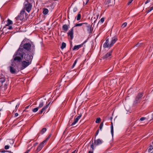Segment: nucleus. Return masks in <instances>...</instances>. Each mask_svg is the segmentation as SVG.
Here are the masks:
<instances>
[{
	"label": "nucleus",
	"mask_w": 153,
	"mask_h": 153,
	"mask_svg": "<svg viewBox=\"0 0 153 153\" xmlns=\"http://www.w3.org/2000/svg\"><path fill=\"white\" fill-rule=\"evenodd\" d=\"M27 54L23 52L21 48H19L13 56V59L11 61L19 63L24 59V56Z\"/></svg>",
	"instance_id": "f257e3e1"
},
{
	"label": "nucleus",
	"mask_w": 153,
	"mask_h": 153,
	"mask_svg": "<svg viewBox=\"0 0 153 153\" xmlns=\"http://www.w3.org/2000/svg\"><path fill=\"white\" fill-rule=\"evenodd\" d=\"M19 48H21L23 50V52L26 54H30L31 56H33V55L35 51V46L32 44H30L29 43H26L24 44L23 46L21 45Z\"/></svg>",
	"instance_id": "f03ea898"
},
{
	"label": "nucleus",
	"mask_w": 153,
	"mask_h": 153,
	"mask_svg": "<svg viewBox=\"0 0 153 153\" xmlns=\"http://www.w3.org/2000/svg\"><path fill=\"white\" fill-rule=\"evenodd\" d=\"M32 59L33 56H31L28 53L25 54L24 56L23 59L24 60L21 62L22 66L21 68V70H23L30 65L31 64Z\"/></svg>",
	"instance_id": "7ed1b4c3"
},
{
	"label": "nucleus",
	"mask_w": 153,
	"mask_h": 153,
	"mask_svg": "<svg viewBox=\"0 0 153 153\" xmlns=\"http://www.w3.org/2000/svg\"><path fill=\"white\" fill-rule=\"evenodd\" d=\"M117 40V37L116 36H114L112 38L111 41L109 43V39H106L105 42L103 44V46L104 48H110L116 42Z\"/></svg>",
	"instance_id": "20e7f679"
},
{
	"label": "nucleus",
	"mask_w": 153,
	"mask_h": 153,
	"mask_svg": "<svg viewBox=\"0 0 153 153\" xmlns=\"http://www.w3.org/2000/svg\"><path fill=\"white\" fill-rule=\"evenodd\" d=\"M33 1V0H26L24 3L25 10H26V11L29 13L31 10L32 5L31 3Z\"/></svg>",
	"instance_id": "39448f33"
},
{
	"label": "nucleus",
	"mask_w": 153,
	"mask_h": 153,
	"mask_svg": "<svg viewBox=\"0 0 153 153\" xmlns=\"http://www.w3.org/2000/svg\"><path fill=\"white\" fill-rule=\"evenodd\" d=\"M49 138V137H47L46 140H44L40 143L36 150V153H37L38 152L42 149V148L46 143L47 141L48 140Z\"/></svg>",
	"instance_id": "423d86ee"
},
{
	"label": "nucleus",
	"mask_w": 153,
	"mask_h": 153,
	"mask_svg": "<svg viewBox=\"0 0 153 153\" xmlns=\"http://www.w3.org/2000/svg\"><path fill=\"white\" fill-rule=\"evenodd\" d=\"M25 11L24 9H23L20 12V14L16 18V20H22L24 19V15Z\"/></svg>",
	"instance_id": "0eeeda50"
},
{
	"label": "nucleus",
	"mask_w": 153,
	"mask_h": 153,
	"mask_svg": "<svg viewBox=\"0 0 153 153\" xmlns=\"http://www.w3.org/2000/svg\"><path fill=\"white\" fill-rule=\"evenodd\" d=\"M143 94L140 93L138 94L134 102V104H135L139 103L140 101V98L143 96Z\"/></svg>",
	"instance_id": "6e6552de"
},
{
	"label": "nucleus",
	"mask_w": 153,
	"mask_h": 153,
	"mask_svg": "<svg viewBox=\"0 0 153 153\" xmlns=\"http://www.w3.org/2000/svg\"><path fill=\"white\" fill-rule=\"evenodd\" d=\"M10 71V72L12 74H15L16 73V67L13 64L9 67Z\"/></svg>",
	"instance_id": "1a4fd4ad"
},
{
	"label": "nucleus",
	"mask_w": 153,
	"mask_h": 153,
	"mask_svg": "<svg viewBox=\"0 0 153 153\" xmlns=\"http://www.w3.org/2000/svg\"><path fill=\"white\" fill-rule=\"evenodd\" d=\"M86 42V41H85L80 45L74 46L73 48V50L77 51L78 50L79 48L82 47L84 45V44Z\"/></svg>",
	"instance_id": "9d476101"
},
{
	"label": "nucleus",
	"mask_w": 153,
	"mask_h": 153,
	"mask_svg": "<svg viewBox=\"0 0 153 153\" xmlns=\"http://www.w3.org/2000/svg\"><path fill=\"white\" fill-rule=\"evenodd\" d=\"M103 142L102 140L100 139H98L95 140V137L94 140V145L95 146H98L101 144Z\"/></svg>",
	"instance_id": "9b49d317"
},
{
	"label": "nucleus",
	"mask_w": 153,
	"mask_h": 153,
	"mask_svg": "<svg viewBox=\"0 0 153 153\" xmlns=\"http://www.w3.org/2000/svg\"><path fill=\"white\" fill-rule=\"evenodd\" d=\"M73 27L68 32V36H70L71 39H72L74 37L73 36Z\"/></svg>",
	"instance_id": "f8f14e48"
},
{
	"label": "nucleus",
	"mask_w": 153,
	"mask_h": 153,
	"mask_svg": "<svg viewBox=\"0 0 153 153\" xmlns=\"http://www.w3.org/2000/svg\"><path fill=\"white\" fill-rule=\"evenodd\" d=\"M112 51H111L105 55L103 57V59H108L111 57Z\"/></svg>",
	"instance_id": "ddd939ff"
},
{
	"label": "nucleus",
	"mask_w": 153,
	"mask_h": 153,
	"mask_svg": "<svg viewBox=\"0 0 153 153\" xmlns=\"http://www.w3.org/2000/svg\"><path fill=\"white\" fill-rule=\"evenodd\" d=\"M81 117V115L79 114L78 116L76 118H75L74 120V122L72 123L71 126H74L75 125L78 121L79 119Z\"/></svg>",
	"instance_id": "4468645a"
},
{
	"label": "nucleus",
	"mask_w": 153,
	"mask_h": 153,
	"mask_svg": "<svg viewBox=\"0 0 153 153\" xmlns=\"http://www.w3.org/2000/svg\"><path fill=\"white\" fill-rule=\"evenodd\" d=\"M86 25V27H87V30L88 32L89 33H91L92 32V30L91 28V26L89 24L87 23V25Z\"/></svg>",
	"instance_id": "2eb2a0df"
},
{
	"label": "nucleus",
	"mask_w": 153,
	"mask_h": 153,
	"mask_svg": "<svg viewBox=\"0 0 153 153\" xmlns=\"http://www.w3.org/2000/svg\"><path fill=\"white\" fill-rule=\"evenodd\" d=\"M50 103H49L48 104L46 105V106H44L41 109L39 112L40 114H42L44 111L45 110L49 107V104Z\"/></svg>",
	"instance_id": "dca6fc26"
},
{
	"label": "nucleus",
	"mask_w": 153,
	"mask_h": 153,
	"mask_svg": "<svg viewBox=\"0 0 153 153\" xmlns=\"http://www.w3.org/2000/svg\"><path fill=\"white\" fill-rule=\"evenodd\" d=\"M87 25V23L86 22H85V23H77L75 25V27H78V26H82V28L84 29V25Z\"/></svg>",
	"instance_id": "f3484780"
},
{
	"label": "nucleus",
	"mask_w": 153,
	"mask_h": 153,
	"mask_svg": "<svg viewBox=\"0 0 153 153\" xmlns=\"http://www.w3.org/2000/svg\"><path fill=\"white\" fill-rule=\"evenodd\" d=\"M68 26L67 25L65 24L62 26V29L65 32H66L68 30Z\"/></svg>",
	"instance_id": "a211bd4d"
},
{
	"label": "nucleus",
	"mask_w": 153,
	"mask_h": 153,
	"mask_svg": "<svg viewBox=\"0 0 153 153\" xmlns=\"http://www.w3.org/2000/svg\"><path fill=\"white\" fill-rule=\"evenodd\" d=\"M111 135L112 136V137H113V135H114V128L113 126V125L112 123H111Z\"/></svg>",
	"instance_id": "6ab92c4d"
},
{
	"label": "nucleus",
	"mask_w": 153,
	"mask_h": 153,
	"mask_svg": "<svg viewBox=\"0 0 153 153\" xmlns=\"http://www.w3.org/2000/svg\"><path fill=\"white\" fill-rule=\"evenodd\" d=\"M5 81V79L4 78H0V86H1L3 83Z\"/></svg>",
	"instance_id": "aec40b11"
},
{
	"label": "nucleus",
	"mask_w": 153,
	"mask_h": 153,
	"mask_svg": "<svg viewBox=\"0 0 153 153\" xmlns=\"http://www.w3.org/2000/svg\"><path fill=\"white\" fill-rule=\"evenodd\" d=\"M44 103L42 101H41L39 103V105L38 107V108L39 109L42 108L43 105Z\"/></svg>",
	"instance_id": "412c9836"
},
{
	"label": "nucleus",
	"mask_w": 153,
	"mask_h": 153,
	"mask_svg": "<svg viewBox=\"0 0 153 153\" xmlns=\"http://www.w3.org/2000/svg\"><path fill=\"white\" fill-rule=\"evenodd\" d=\"M48 12V10L47 8H45L43 9V13L44 15L47 14Z\"/></svg>",
	"instance_id": "4be33fe9"
},
{
	"label": "nucleus",
	"mask_w": 153,
	"mask_h": 153,
	"mask_svg": "<svg viewBox=\"0 0 153 153\" xmlns=\"http://www.w3.org/2000/svg\"><path fill=\"white\" fill-rule=\"evenodd\" d=\"M81 18V15L80 12L78 14L77 16L76 17V18L77 21H79L80 19Z\"/></svg>",
	"instance_id": "5701e85b"
},
{
	"label": "nucleus",
	"mask_w": 153,
	"mask_h": 153,
	"mask_svg": "<svg viewBox=\"0 0 153 153\" xmlns=\"http://www.w3.org/2000/svg\"><path fill=\"white\" fill-rule=\"evenodd\" d=\"M12 23H13V22L11 20L8 19L7 20V24L6 25V26H8V25H10V24H12Z\"/></svg>",
	"instance_id": "b1692460"
},
{
	"label": "nucleus",
	"mask_w": 153,
	"mask_h": 153,
	"mask_svg": "<svg viewBox=\"0 0 153 153\" xmlns=\"http://www.w3.org/2000/svg\"><path fill=\"white\" fill-rule=\"evenodd\" d=\"M66 43L64 42H62V44L61 48L62 49H63L64 48H65L66 47Z\"/></svg>",
	"instance_id": "393cba45"
},
{
	"label": "nucleus",
	"mask_w": 153,
	"mask_h": 153,
	"mask_svg": "<svg viewBox=\"0 0 153 153\" xmlns=\"http://www.w3.org/2000/svg\"><path fill=\"white\" fill-rule=\"evenodd\" d=\"M39 109V108H38V107H37L36 108L33 109L32 110V111L33 112H36L38 111Z\"/></svg>",
	"instance_id": "a878e982"
},
{
	"label": "nucleus",
	"mask_w": 153,
	"mask_h": 153,
	"mask_svg": "<svg viewBox=\"0 0 153 153\" xmlns=\"http://www.w3.org/2000/svg\"><path fill=\"white\" fill-rule=\"evenodd\" d=\"M104 20H105V19L104 18H102L100 19V21H99L98 23H100L101 24L102 23L104 22Z\"/></svg>",
	"instance_id": "bb28decb"
},
{
	"label": "nucleus",
	"mask_w": 153,
	"mask_h": 153,
	"mask_svg": "<svg viewBox=\"0 0 153 153\" xmlns=\"http://www.w3.org/2000/svg\"><path fill=\"white\" fill-rule=\"evenodd\" d=\"M46 128H42V129L41 130V132L42 133V134H43L46 131Z\"/></svg>",
	"instance_id": "cd10ccee"
},
{
	"label": "nucleus",
	"mask_w": 153,
	"mask_h": 153,
	"mask_svg": "<svg viewBox=\"0 0 153 153\" xmlns=\"http://www.w3.org/2000/svg\"><path fill=\"white\" fill-rule=\"evenodd\" d=\"M153 149V146L151 145L149 146V148L148 149V151L149 152H150Z\"/></svg>",
	"instance_id": "c85d7f7f"
},
{
	"label": "nucleus",
	"mask_w": 153,
	"mask_h": 153,
	"mask_svg": "<svg viewBox=\"0 0 153 153\" xmlns=\"http://www.w3.org/2000/svg\"><path fill=\"white\" fill-rule=\"evenodd\" d=\"M101 121V119L100 118V117H98L97 118V119H96V122H95L96 123H99V122H100V121Z\"/></svg>",
	"instance_id": "c756f323"
},
{
	"label": "nucleus",
	"mask_w": 153,
	"mask_h": 153,
	"mask_svg": "<svg viewBox=\"0 0 153 153\" xmlns=\"http://www.w3.org/2000/svg\"><path fill=\"white\" fill-rule=\"evenodd\" d=\"M103 123H101V124L100 125V130L101 131L102 130V127L103 126Z\"/></svg>",
	"instance_id": "7c9ffc66"
},
{
	"label": "nucleus",
	"mask_w": 153,
	"mask_h": 153,
	"mask_svg": "<svg viewBox=\"0 0 153 153\" xmlns=\"http://www.w3.org/2000/svg\"><path fill=\"white\" fill-rule=\"evenodd\" d=\"M127 25V23L126 22H124V23L122 26V27L123 28L125 27Z\"/></svg>",
	"instance_id": "2f4dec72"
},
{
	"label": "nucleus",
	"mask_w": 153,
	"mask_h": 153,
	"mask_svg": "<svg viewBox=\"0 0 153 153\" xmlns=\"http://www.w3.org/2000/svg\"><path fill=\"white\" fill-rule=\"evenodd\" d=\"M77 59H76L75 61H74V64H73V65L72 66V68H74V67L75 66V65H76V62H77Z\"/></svg>",
	"instance_id": "473e14b6"
},
{
	"label": "nucleus",
	"mask_w": 153,
	"mask_h": 153,
	"mask_svg": "<svg viewBox=\"0 0 153 153\" xmlns=\"http://www.w3.org/2000/svg\"><path fill=\"white\" fill-rule=\"evenodd\" d=\"M91 147L92 148V150L94 151V144L93 143H92V144L91 145Z\"/></svg>",
	"instance_id": "72a5a7b5"
},
{
	"label": "nucleus",
	"mask_w": 153,
	"mask_h": 153,
	"mask_svg": "<svg viewBox=\"0 0 153 153\" xmlns=\"http://www.w3.org/2000/svg\"><path fill=\"white\" fill-rule=\"evenodd\" d=\"M77 10V9L76 7H74L73 9V11L74 12H76Z\"/></svg>",
	"instance_id": "f704fd0d"
},
{
	"label": "nucleus",
	"mask_w": 153,
	"mask_h": 153,
	"mask_svg": "<svg viewBox=\"0 0 153 153\" xmlns=\"http://www.w3.org/2000/svg\"><path fill=\"white\" fill-rule=\"evenodd\" d=\"M9 146L8 145H6V146H4V149H9Z\"/></svg>",
	"instance_id": "c9c22d12"
},
{
	"label": "nucleus",
	"mask_w": 153,
	"mask_h": 153,
	"mask_svg": "<svg viewBox=\"0 0 153 153\" xmlns=\"http://www.w3.org/2000/svg\"><path fill=\"white\" fill-rule=\"evenodd\" d=\"M133 0H129L128 2V5H129L131 3L132 1Z\"/></svg>",
	"instance_id": "e433bc0d"
},
{
	"label": "nucleus",
	"mask_w": 153,
	"mask_h": 153,
	"mask_svg": "<svg viewBox=\"0 0 153 153\" xmlns=\"http://www.w3.org/2000/svg\"><path fill=\"white\" fill-rule=\"evenodd\" d=\"M111 0H108L106 2V4H108L110 2Z\"/></svg>",
	"instance_id": "4c0bfd02"
},
{
	"label": "nucleus",
	"mask_w": 153,
	"mask_h": 153,
	"mask_svg": "<svg viewBox=\"0 0 153 153\" xmlns=\"http://www.w3.org/2000/svg\"><path fill=\"white\" fill-rule=\"evenodd\" d=\"M145 119V117H142L140 118V120L141 121H143V120H144Z\"/></svg>",
	"instance_id": "58836bf2"
},
{
	"label": "nucleus",
	"mask_w": 153,
	"mask_h": 153,
	"mask_svg": "<svg viewBox=\"0 0 153 153\" xmlns=\"http://www.w3.org/2000/svg\"><path fill=\"white\" fill-rule=\"evenodd\" d=\"M8 26V27H7V28L9 30H11L12 29V27L11 26Z\"/></svg>",
	"instance_id": "ea45409f"
},
{
	"label": "nucleus",
	"mask_w": 153,
	"mask_h": 153,
	"mask_svg": "<svg viewBox=\"0 0 153 153\" xmlns=\"http://www.w3.org/2000/svg\"><path fill=\"white\" fill-rule=\"evenodd\" d=\"M99 130H98L96 132V135H95V137H96L97 136V135H98V134L99 133Z\"/></svg>",
	"instance_id": "a19ab883"
},
{
	"label": "nucleus",
	"mask_w": 153,
	"mask_h": 153,
	"mask_svg": "<svg viewBox=\"0 0 153 153\" xmlns=\"http://www.w3.org/2000/svg\"><path fill=\"white\" fill-rule=\"evenodd\" d=\"M150 1V0H147L145 2V4H146L148 3Z\"/></svg>",
	"instance_id": "79ce46f5"
},
{
	"label": "nucleus",
	"mask_w": 153,
	"mask_h": 153,
	"mask_svg": "<svg viewBox=\"0 0 153 153\" xmlns=\"http://www.w3.org/2000/svg\"><path fill=\"white\" fill-rule=\"evenodd\" d=\"M18 115H19V114H18V113H16L15 114L14 117H17L18 116Z\"/></svg>",
	"instance_id": "37998d69"
},
{
	"label": "nucleus",
	"mask_w": 153,
	"mask_h": 153,
	"mask_svg": "<svg viewBox=\"0 0 153 153\" xmlns=\"http://www.w3.org/2000/svg\"><path fill=\"white\" fill-rule=\"evenodd\" d=\"M113 69V66H112V67H111L109 68V69H110V71H111V70H112V69Z\"/></svg>",
	"instance_id": "c03bdc74"
},
{
	"label": "nucleus",
	"mask_w": 153,
	"mask_h": 153,
	"mask_svg": "<svg viewBox=\"0 0 153 153\" xmlns=\"http://www.w3.org/2000/svg\"><path fill=\"white\" fill-rule=\"evenodd\" d=\"M37 144H38L37 143H35L34 144L33 146L35 147L37 145Z\"/></svg>",
	"instance_id": "a18cd8bd"
},
{
	"label": "nucleus",
	"mask_w": 153,
	"mask_h": 153,
	"mask_svg": "<svg viewBox=\"0 0 153 153\" xmlns=\"http://www.w3.org/2000/svg\"><path fill=\"white\" fill-rule=\"evenodd\" d=\"M93 153V151H90L88 152V153Z\"/></svg>",
	"instance_id": "49530a36"
},
{
	"label": "nucleus",
	"mask_w": 153,
	"mask_h": 153,
	"mask_svg": "<svg viewBox=\"0 0 153 153\" xmlns=\"http://www.w3.org/2000/svg\"><path fill=\"white\" fill-rule=\"evenodd\" d=\"M7 151H5V150H3V151H2L1 152V153H4L6 152Z\"/></svg>",
	"instance_id": "de8ad7c7"
},
{
	"label": "nucleus",
	"mask_w": 153,
	"mask_h": 153,
	"mask_svg": "<svg viewBox=\"0 0 153 153\" xmlns=\"http://www.w3.org/2000/svg\"><path fill=\"white\" fill-rule=\"evenodd\" d=\"M151 10L150 9H149L147 11V13H148L151 11Z\"/></svg>",
	"instance_id": "09e8293b"
},
{
	"label": "nucleus",
	"mask_w": 153,
	"mask_h": 153,
	"mask_svg": "<svg viewBox=\"0 0 153 153\" xmlns=\"http://www.w3.org/2000/svg\"><path fill=\"white\" fill-rule=\"evenodd\" d=\"M19 105V104L18 103L17 105L16 106V108L17 107H18Z\"/></svg>",
	"instance_id": "8fccbe9b"
},
{
	"label": "nucleus",
	"mask_w": 153,
	"mask_h": 153,
	"mask_svg": "<svg viewBox=\"0 0 153 153\" xmlns=\"http://www.w3.org/2000/svg\"><path fill=\"white\" fill-rule=\"evenodd\" d=\"M88 1H89V0H86V1L85 3V5L87 4V3L88 2Z\"/></svg>",
	"instance_id": "3c124183"
},
{
	"label": "nucleus",
	"mask_w": 153,
	"mask_h": 153,
	"mask_svg": "<svg viewBox=\"0 0 153 153\" xmlns=\"http://www.w3.org/2000/svg\"><path fill=\"white\" fill-rule=\"evenodd\" d=\"M30 149H28V150H27L26 152L27 153H28L30 152Z\"/></svg>",
	"instance_id": "603ef678"
},
{
	"label": "nucleus",
	"mask_w": 153,
	"mask_h": 153,
	"mask_svg": "<svg viewBox=\"0 0 153 153\" xmlns=\"http://www.w3.org/2000/svg\"><path fill=\"white\" fill-rule=\"evenodd\" d=\"M30 149H28V150H27L26 152L27 153H28L30 152Z\"/></svg>",
	"instance_id": "864d4df0"
},
{
	"label": "nucleus",
	"mask_w": 153,
	"mask_h": 153,
	"mask_svg": "<svg viewBox=\"0 0 153 153\" xmlns=\"http://www.w3.org/2000/svg\"><path fill=\"white\" fill-rule=\"evenodd\" d=\"M76 151L75 150L74 151H73V152H72L71 153H76Z\"/></svg>",
	"instance_id": "5fc2aeb1"
},
{
	"label": "nucleus",
	"mask_w": 153,
	"mask_h": 153,
	"mask_svg": "<svg viewBox=\"0 0 153 153\" xmlns=\"http://www.w3.org/2000/svg\"><path fill=\"white\" fill-rule=\"evenodd\" d=\"M84 28L85 27H86V25H84Z\"/></svg>",
	"instance_id": "6e6d98bb"
},
{
	"label": "nucleus",
	"mask_w": 153,
	"mask_h": 153,
	"mask_svg": "<svg viewBox=\"0 0 153 153\" xmlns=\"http://www.w3.org/2000/svg\"><path fill=\"white\" fill-rule=\"evenodd\" d=\"M150 9L151 11L153 10L152 9V7H151Z\"/></svg>",
	"instance_id": "4d7b16f0"
},
{
	"label": "nucleus",
	"mask_w": 153,
	"mask_h": 153,
	"mask_svg": "<svg viewBox=\"0 0 153 153\" xmlns=\"http://www.w3.org/2000/svg\"><path fill=\"white\" fill-rule=\"evenodd\" d=\"M28 107H29V106H27V107H26V109H27V108Z\"/></svg>",
	"instance_id": "13d9d810"
},
{
	"label": "nucleus",
	"mask_w": 153,
	"mask_h": 153,
	"mask_svg": "<svg viewBox=\"0 0 153 153\" xmlns=\"http://www.w3.org/2000/svg\"><path fill=\"white\" fill-rule=\"evenodd\" d=\"M8 152H10V153H13V152H10V151H8Z\"/></svg>",
	"instance_id": "bf43d9fd"
},
{
	"label": "nucleus",
	"mask_w": 153,
	"mask_h": 153,
	"mask_svg": "<svg viewBox=\"0 0 153 153\" xmlns=\"http://www.w3.org/2000/svg\"><path fill=\"white\" fill-rule=\"evenodd\" d=\"M138 44H137V45H136V47H137V46H138Z\"/></svg>",
	"instance_id": "052dcab7"
},
{
	"label": "nucleus",
	"mask_w": 153,
	"mask_h": 153,
	"mask_svg": "<svg viewBox=\"0 0 153 153\" xmlns=\"http://www.w3.org/2000/svg\"><path fill=\"white\" fill-rule=\"evenodd\" d=\"M98 16H99V15H97V17H98Z\"/></svg>",
	"instance_id": "680f3d73"
},
{
	"label": "nucleus",
	"mask_w": 153,
	"mask_h": 153,
	"mask_svg": "<svg viewBox=\"0 0 153 153\" xmlns=\"http://www.w3.org/2000/svg\"><path fill=\"white\" fill-rule=\"evenodd\" d=\"M152 7V9L153 10V7Z\"/></svg>",
	"instance_id": "e2e57ef3"
}]
</instances>
